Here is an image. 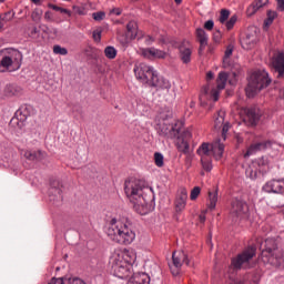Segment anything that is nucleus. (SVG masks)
<instances>
[{
    "label": "nucleus",
    "instance_id": "f257e3e1",
    "mask_svg": "<svg viewBox=\"0 0 284 284\" xmlns=\"http://www.w3.org/2000/svg\"><path fill=\"white\" fill-rule=\"evenodd\" d=\"M124 194L138 214L145 216L150 212L154 190L145 185V182L134 178L126 180L124 182Z\"/></svg>",
    "mask_w": 284,
    "mask_h": 284
},
{
    "label": "nucleus",
    "instance_id": "f03ea898",
    "mask_svg": "<svg viewBox=\"0 0 284 284\" xmlns=\"http://www.w3.org/2000/svg\"><path fill=\"white\" fill-rule=\"evenodd\" d=\"M106 236L113 241V243H119L120 245H132L136 239V233L132 230L128 219L113 217L106 229Z\"/></svg>",
    "mask_w": 284,
    "mask_h": 284
},
{
    "label": "nucleus",
    "instance_id": "7ed1b4c3",
    "mask_svg": "<svg viewBox=\"0 0 284 284\" xmlns=\"http://www.w3.org/2000/svg\"><path fill=\"white\" fill-rule=\"evenodd\" d=\"M134 263H136V252L134 250H118L110 257L112 272L118 278H130Z\"/></svg>",
    "mask_w": 284,
    "mask_h": 284
},
{
    "label": "nucleus",
    "instance_id": "20e7f679",
    "mask_svg": "<svg viewBox=\"0 0 284 284\" xmlns=\"http://www.w3.org/2000/svg\"><path fill=\"white\" fill-rule=\"evenodd\" d=\"M159 135L166 136L168 139H176L175 145L179 152L183 154L190 153V140L192 139V131L184 129L181 122L175 123L174 125L162 124L159 128Z\"/></svg>",
    "mask_w": 284,
    "mask_h": 284
},
{
    "label": "nucleus",
    "instance_id": "39448f33",
    "mask_svg": "<svg viewBox=\"0 0 284 284\" xmlns=\"http://www.w3.org/2000/svg\"><path fill=\"white\" fill-rule=\"evenodd\" d=\"M262 262L264 265H273V267H282L284 270V251L278 250L276 240L267 239L262 250Z\"/></svg>",
    "mask_w": 284,
    "mask_h": 284
},
{
    "label": "nucleus",
    "instance_id": "423d86ee",
    "mask_svg": "<svg viewBox=\"0 0 284 284\" xmlns=\"http://www.w3.org/2000/svg\"><path fill=\"white\" fill-rule=\"evenodd\" d=\"M23 53L17 49L8 48L0 51V72H17L21 70Z\"/></svg>",
    "mask_w": 284,
    "mask_h": 284
},
{
    "label": "nucleus",
    "instance_id": "0eeeda50",
    "mask_svg": "<svg viewBox=\"0 0 284 284\" xmlns=\"http://www.w3.org/2000/svg\"><path fill=\"white\" fill-rule=\"evenodd\" d=\"M272 83V79H270V74L265 70L254 71L248 78V84L245 89L246 97L252 99L258 94V91L263 90V88H267Z\"/></svg>",
    "mask_w": 284,
    "mask_h": 284
},
{
    "label": "nucleus",
    "instance_id": "6e6552de",
    "mask_svg": "<svg viewBox=\"0 0 284 284\" xmlns=\"http://www.w3.org/2000/svg\"><path fill=\"white\" fill-rule=\"evenodd\" d=\"M216 83V88L212 89L210 93H207V89H204V93L200 95V101L202 105H207V102H205L206 99L214 102L219 101L221 90H225V85L227 84V73L220 72Z\"/></svg>",
    "mask_w": 284,
    "mask_h": 284
},
{
    "label": "nucleus",
    "instance_id": "1a4fd4ad",
    "mask_svg": "<svg viewBox=\"0 0 284 284\" xmlns=\"http://www.w3.org/2000/svg\"><path fill=\"white\" fill-rule=\"evenodd\" d=\"M133 72L135 74V79H138L140 83H143V85H150L159 71L150 64L140 63L134 67Z\"/></svg>",
    "mask_w": 284,
    "mask_h": 284
},
{
    "label": "nucleus",
    "instance_id": "9d476101",
    "mask_svg": "<svg viewBox=\"0 0 284 284\" xmlns=\"http://www.w3.org/2000/svg\"><path fill=\"white\" fill-rule=\"evenodd\" d=\"M256 256V247L250 246L244 250L240 255L232 260V267L234 270H241V267H247V263H250L251 258Z\"/></svg>",
    "mask_w": 284,
    "mask_h": 284
},
{
    "label": "nucleus",
    "instance_id": "9b49d317",
    "mask_svg": "<svg viewBox=\"0 0 284 284\" xmlns=\"http://www.w3.org/2000/svg\"><path fill=\"white\" fill-rule=\"evenodd\" d=\"M256 43H258V30L254 27L248 28L245 37L241 40V45L244 50H252Z\"/></svg>",
    "mask_w": 284,
    "mask_h": 284
},
{
    "label": "nucleus",
    "instance_id": "f8f14e48",
    "mask_svg": "<svg viewBox=\"0 0 284 284\" xmlns=\"http://www.w3.org/2000/svg\"><path fill=\"white\" fill-rule=\"evenodd\" d=\"M172 265H170V268L172 271V274L176 275L179 274L178 270H181L183 263L185 265H190V261L187 260V255L183 251H176L172 254Z\"/></svg>",
    "mask_w": 284,
    "mask_h": 284
},
{
    "label": "nucleus",
    "instance_id": "ddd939ff",
    "mask_svg": "<svg viewBox=\"0 0 284 284\" xmlns=\"http://www.w3.org/2000/svg\"><path fill=\"white\" fill-rule=\"evenodd\" d=\"M140 54L149 61H156V59H165L168 57V52L154 47L140 49Z\"/></svg>",
    "mask_w": 284,
    "mask_h": 284
},
{
    "label": "nucleus",
    "instance_id": "4468645a",
    "mask_svg": "<svg viewBox=\"0 0 284 284\" xmlns=\"http://www.w3.org/2000/svg\"><path fill=\"white\" fill-rule=\"evenodd\" d=\"M222 128V139L225 141L227 139V132H230V123L225 122V111L220 110L214 116V129L221 130Z\"/></svg>",
    "mask_w": 284,
    "mask_h": 284
},
{
    "label": "nucleus",
    "instance_id": "2eb2a0df",
    "mask_svg": "<svg viewBox=\"0 0 284 284\" xmlns=\"http://www.w3.org/2000/svg\"><path fill=\"white\" fill-rule=\"evenodd\" d=\"M276 145V142L273 141H263L253 143L248 146L247 151L244 153V159H250L253 154H256V152H261L263 150H268V148H274Z\"/></svg>",
    "mask_w": 284,
    "mask_h": 284
},
{
    "label": "nucleus",
    "instance_id": "dca6fc26",
    "mask_svg": "<svg viewBox=\"0 0 284 284\" xmlns=\"http://www.w3.org/2000/svg\"><path fill=\"white\" fill-rule=\"evenodd\" d=\"M284 178L281 180H271L266 182L262 190L267 194H283Z\"/></svg>",
    "mask_w": 284,
    "mask_h": 284
},
{
    "label": "nucleus",
    "instance_id": "f3484780",
    "mask_svg": "<svg viewBox=\"0 0 284 284\" xmlns=\"http://www.w3.org/2000/svg\"><path fill=\"white\" fill-rule=\"evenodd\" d=\"M150 88H155L158 92H161L165 90L166 92H170L172 89V82L170 80L159 75V73H155L154 79L149 84Z\"/></svg>",
    "mask_w": 284,
    "mask_h": 284
},
{
    "label": "nucleus",
    "instance_id": "a211bd4d",
    "mask_svg": "<svg viewBox=\"0 0 284 284\" xmlns=\"http://www.w3.org/2000/svg\"><path fill=\"white\" fill-rule=\"evenodd\" d=\"M174 205H175V212L178 214L183 212V210H185V207L187 205V190L186 189H180L178 191V194H176L175 201H174Z\"/></svg>",
    "mask_w": 284,
    "mask_h": 284
},
{
    "label": "nucleus",
    "instance_id": "6ab92c4d",
    "mask_svg": "<svg viewBox=\"0 0 284 284\" xmlns=\"http://www.w3.org/2000/svg\"><path fill=\"white\" fill-rule=\"evenodd\" d=\"M247 214V203L241 200H233L231 204V215L241 217Z\"/></svg>",
    "mask_w": 284,
    "mask_h": 284
},
{
    "label": "nucleus",
    "instance_id": "aec40b11",
    "mask_svg": "<svg viewBox=\"0 0 284 284\" xmlns=\"http://www.w3.org/2000/svg\"><path fill=\"white\" fill-rule=\"evenodd\" d=\"M241 114H243L242 120L246 125H256L258 123V112H256V109H244Z\"/></svg>",
    "mask_w": 284,
    "mask_h": 284
},
{
    "label": "nucleus",
    "instance_id": "412c9836",
    "mask_svg": "<svg viewBox=\"0 0 284 284\" xmlns=\"http://www.w3.org/2000/svg\"><path fill=\"white\" fill-rule=\"evenodd\" d=\"M272 65L274 70L278 73V77L284 74V51L278 52L273 57Z\"/></svg>",
    "mask_w": 284,
    "mask_h": 284
},
{
    "label": "nucleus",
    "instance_id": "4be33fe9",
    "mask_svg": "<svg viewBox=\"0 0 284 284\" xmlns=\"http://www.w3.org/2000/svg\"><path fill=\"white\" fill-rule=\"evenodd\" d=\"M24 159H27V161H43V159H45V156H48V154L41 150H27L23 153Z\"/></svg>",
    "mask_w": 284,
    "mask_h": 284
},
{
    "label": "nucleus",
    "instance_id": "5701e85b",
    "mask_svg": "<svg viewBox=\"0 0 284 284\" xmlns=\"http://www.w3.org/2000/svg\"><path fill=\"white\" fill-rule=\"evenodd\" d=\"M29 116H32V106L24 104L18 109L16 112V119L23 123L24 121H28Z\"/></svg>",
    "mask_w": 284,
    "mask_h": 284
},
{
    "label": "nucleus",
    "instance_id": "b1692460",
    "mask_svg": "<svg viewBox=\"0 0 284 284\" xmlns=\"http://www.w3.org/2000/svg\"><path fill=\"white\" fill-rule=\"evenodd\" d=\"M211 152L216 161L223 159V152H225V145L221 142V139H217L211 144Z\"/></svg>",
    "mask_w": 284,
    "mask_h": 284
},
{
    "label": "nucleus",
    "instance_id": "393cba45",
    "mask_svg": "<svg viewBox=\"0 0 284 284\" xmlns=\"http://www.w3.org/2000/svg\"><path fill=\"white\" fill-rule=\"evenodd\" d=\"M4 99H12V97H19L21 89L14 84H7L2 91Z\"/></svg>",
    "mask_w": 284,
    "mask_h": 284
},
{
    "label": "nucleus",
    "instance_id": "a878e982",
    "mask_svg": "<svg viewBox=\"0 0 284 284\" xmlns=\"http://www.w3.org/2000/svg\"><path fill=\"white\" fill-rule=\"evenodd\" d=\"M196 37L200 43V54H203V50L207 48V41H209L207 33L205 32V30L200 28V29H196Z\"/></svg>",
    "mask_w": 284,
    "mask_h": 284
},
{
    "label": "nucleus",
    "instance_id": "bb28decb",
    "mask_svg": "<svg viewBox=\"0 0 284 284\" xmlns=\"http://www.w3.org/2000/svg\"><path fill=\"white\" fill-rule=\"evenodd\" d=\"M128 284H150V276L145 273H136L129 280Z\"/></svg>",
    "mask_w": 284,
    "mask_h": 284
},
{
    "label": "nucleus",
    "instance_id": "cd10ccee",
    "mask_svg": "<svg viewBox=\"0 0 284 284\" xmlns=\"http://www.w3.org/2000/svg\"><path fill=\"white\" fill-rule=\"evenodd\" d=\"M179 50L182 63H190V61H192V49H190V47L180 45Z\"/></svg>",
    "mask_w": 284,
    "mask_h": 284
},
{
    "label": "nucleus",
    "instance_id": "c85d7f7f",
    "mask_svg": "<svg viewBox=\"0 0 284 284\" xmlns=\"http://www.w3.org/2000/svg\"><path fill=\"white\" fill-rule=\"evenodd\" d=\"M126 30L128 37H130V39H136V37H139V24H136L135 21H130L126 24Z\"/></svg>",
    "mask_w": 284,
    "mask_h": 284
},
{
    "label": "nucleus",
    "instance_id": "c756f323",
    "mask_svg": "<svg viewBox=\"0 0 284 284\" xmlns=\"http://www.w3.org/2000/svg\"><path fill=\"white\" fill-rule=\"evenodd\" d=\"M258 169L256 168V165H254V162H252L246 171H245V174L248 179H251L252 181H255V179H258Z\"/></svg>",
    "mask_w": 284,
    "mask_h": 284
},
{
    "label": "nucleus",
    "instance_id": "7c9ffc66",
    "mask_svg": "<svg viewBox=\"0 0 284 284\" xmlns=\"http://www.w3.org/2000/svg\"><path fill=\"white\" fill-rule=\"evenodd\" d=\"M253 164L256 166L258 172H265L270 162H267L266 158H258L257 160L253 161Z\"/></svg>",
    "mask_w": 284,
    "mask_h": 284
},
{
    "label": "nucleus",
    "instance_id": "2f4dec72",
    "mask_svg": "<svg viewBox=\"0 0 284 284\" xmlns=\"http://www.w3.org/2000/svg\"><path fill=\"white\" fill-rule=\"evenodd\" d=\"M196 153L199 154V156H201V159L210 158V144L202 143L196 150Z\"/></svg>",
    "mask_w": 284,
    "mask_h": 284
},
{
    "label": "nucleus",
    "instance_id": "473e14b6",
    "mask_svg": "<svg viewBox=\"0 0 284 284\" xmlns=\"http://www.w3.org/2000/svg\"><path fill=\"white\" fill-rule=\"evenodd\" d=\"M232 52H234V49L232 47H227L223 58V68H232V62L230 61Z\"/></svg>",
    "mask_w": 284,
    "mask_h": 284
},
{
    "label": "nucleus",
    "instance_id": "72a5a7b5",
    "mask_svg": "<svg viewBox=\"0 0 284 284\" xmlns=\"http://www.w3.org/2000/svg\"><path fill=\"white\" fill-rule=\"evenodd\" d=\"M219 201V192H209V210H214Z\"/></svg>",
    "mask_w": 284,
    "mask_h": 284
},
{
    "label": "nucleus",
    "instance_id": "f704fd0d",
    "mask_svg": "<svg viewBox=\"0 0 284 284\" xmlns=\"http://www.w3.org/2000/svg\"><path fill=\"white\" fill-rule=\"evenodd\" d=\"M278 17V13L276 11H268L267 12V18L264 21V29L267 30V28L271 27L272 23H274V19Z\"/></svg>",
    "mask_w": 284,
    "mask_h": 284
},
{
    "label": "nucleus",
    "instance_id": "c9c22d12",
    "mask_svg": "<svg viewBox=\"0 0 284 284\" xmlns=\"http://www.w3.org/2000/svg\"><path fill=\"white\" fill-rule=\"evenodd\" d=\"M116 49L112 45H109L104 49V55L106 57V59H116Z\"/></svg>",
    "mask_w": 284,
    "mask_h": 284
},
{
    "label": "nucleus",
    "instance_id": "e433bc0d",
    "mask_svg": "<svg viewBox=\"0 0 284 284\" xmlns=\"http://www.w3.org/2000/svg\"><path fill=\"white\" fill-rule=\"evenodd\" d=\"M201 165L205 172H212V159L210 158H202Z\"/></svg>",
    "mask_w": 284,
    "mask_h": 284
},
{
    "label": "nucleus",
    "instance_id": "4c0bfd02",
    "mask_svg": "<svg viewBox=\"0 0 284 284\" xmlns=\"http://www.w3.org/2000/svg\"><path fill=\"white\" fill-rule=\"evenodd\" d=\"M154 163L156 168H163V165H165L164 156L162 155V153H159V152L154 153Z\"/></svg>",
    "mask_w": 284,
    "mask_h": 284
},
{
    "label": "nucleus",
    "instance_id": "58836bf2",
    "mask_svg": "<svg viewBox=\"0 0 284 284\" xmlns=\"http://www.w3.org/2000/svg\"><path fill=\"white\" fill-rule=\"evenodd\" d=\"M41 17H43V10L34 9L31 13L32 21L39 22L41 21Z\"/></svg>",
    "mask_w": 284,
    "mask_h": 284
},
{
    "label": "nucleus",
    "instance_id": "ea45409f",
    "mask_svg": "<svg viewBox=\"0 0 284 284\" xmlns=\"http://www.w3.org/2000/svg\"><path fill=\"white\" fill-rule=\"evenodd\" d=\"M53 54H60L61 57H65L68 54V49H65L59 44H55L53 47Z\"/></svg>",
    "mask_w": 284,
    "mask_h": 284
},
{
    "label": "nucleus",
    "instance_id": "a19ab883",
    "mask_svg": "<svg viewBox=\"0 0 284 284\" xmlns=\"http://www.w3.org/2000/svg\"><path fill=\"white\" fill-rule=\"evenodd\" d=\"M236 21H239V17L236 14L232 16L229 21L224 22L227 30H232L234 26H236Z\"/></svg>",
    "mask_w": 284,
    "mask_h": 284
},
{
    "label": "nucleus",
    "instance_id": "79ce46f5",
    "mask_svg": "<svg viewBox=\"0 0 284 284\" xmlns=\"http://www.w3.org/2000/svg\"><path fill=\"white\" fill-rule=\"evenodd\" d=\"M227 19H230V10L222 9L220 13V23H226Z\"/></svg>",
    "mask_w": 284,
    "mask_h": 284
},
{
    "label": "nucleus",
    "instance_id": "37998d69",
    "mask_svg": "<svg viewBox=\"0 0 284 284\" xmlns=\"http://www.w3.org/2000/svg\"><path fill=\"white\" fill-rule=\"evenodd\" d=\"M257 6L253 2L247 9H246V14L247 17H254L255 12H258Z\"/></svg>",
    "mask_w": 284,
    "mask_h": 284
},
{
    "label": "nucleus",
    "instance_id": "c03bdc74",
    "mask_svg": "<svg viewBox=\"0 0 284 284\" xmlns=\"http://www.w3.org/2000/svg\"><path fill=\"white\" fill-rule=\"evenodd\" d=\"M0 19L8 23V21H12L14 19V12L8 11L3 16H1Z\"/></svg>",
    "mask_w": 284,
    "mask_h": 284
},
{
    "label": "nucleus",
    "instance_id": "a18cd8bd",
    "mask_svg": "<svg viewBox=\"0 0 284 284\" xmlns=\"http://www.w3.org/2000/svg\"><path fill=\"white\" fill-rule=\"evenodd\" d=\"M199 194H201V187L199 186L193 187L190 195L191 201H196V199H199Z\"/></svg>",
    "mask_w": 284,
    "mask_h": 284
},
{
    "label": "nucleus",
    "instance_id": "49530a36",
    "mask_svg": "<svg viewBox=\"0 0 284 284\" xmlns=\"http://www.w3.org/2000/svg\"><path fill=\"white\" fill-rule=\"evenodd\" d=\"M92 17L94 21H103V19H105V12L103 11L94 12Z\"/></svg>",
    "mask_w": 284,
    "mask_h": 284
},
{
    "label": "nucleus",
    "instance_id": "de8ad7c7",
    "mask_svg": "<svg viewBox=\"0 0 284 284\" xmlns=\"http://www.w3.org/2000/svg\"><path fill=\"white\" fill-rule=\"evenodd\" d=\"M73 10H74L75 14H80L82 17L87 14L85 8H83V7L73 6Z\"/></svg>",
    "mask_w": 284,
    "mask_h": 284
},
{
    "label": "nucleus",
    "instance_id": "09e8293b",
    "mask_svg": "<svg viewBox=\"0 0 284 284\" xmlns=\"http://www.w3.org/2000/svg\"><path fill=\"white\" fill-rule=\"evenodd\" d=\"M101 34H102V30L101 29H97V30L93 31V39L98 43L101 41Z\"/></svg>",
    "mask_w": 284,
    "mask_h": 284
},
{
    "label": "nucleus",
    "instance_id": "8fccbe9b",
    "mask_svg": "<svg viewBox=\"0 0 284 284\" xmlns=\"http://www.w3.org/2000/svg\"><path fill=\"white\" fill-rule=\"evenodd\" d=\"M257 6V8L261 10V8H265L267 3H270V0H257L253 2Z\"/></svg>",
    "mask_w": 284,
    "mask_h": 284
},
{
    "label": "nucleus",
    "instance_id": "3c124183",
    "mask_svg": "<svg viewBox=\"0 0 284 284\" xmlns=\"http://www.w3.org/2000/svg\"><path fill=\"white\" fill-rule=\"evenodd\" d=\"M204 28H205V30H214V21L213 20H207L204 23Z\"/></svg>",
    "mask_w": 284,
    "mask_h": 284
},
{
    "label": "nucleus",
    "instance_id": "603ef678",
    "mask_svg": "<svg viewBox=\"0 0 284 284\" xmlns=\"http://www.w3.org/2000/svg\"><path fill=\"white\" fill-rule=\"evenodd\" d=\"M123 10H121V8H113L112 10H110V14H115V17H121Z\"/></svg>",
    "mask_w": 284,
    "mask_h": 284
},
{
    "label": "nucleus",
    "instance_id": "864d4df0",
    "mask_svg": "<svg viewBox=\"0 0 284 284\" xmlns=\"http://www.w3.org/2000/svg\"><path fill=\"white\" fill-rule=\"evenodd\" d=\"M278 12H284V0H276Z\"/></svg>",
    "mask_w": 284,
    "mask_h": 284
},
{
    "label": "nucleus",
    "instance_id": "5fc2aeb1",
    "mask_svg": "<svg viewBox=\"0 0 284 284\" xmlns=\"http://www.w3.org/2000/svg\"><path fill=\"white\" fill-rule=\"evenodd\" d=\"M48 8H51V10H55V12H60L61 11V7L52 4V3H49Z\"/></svg>",
    "mask_w": 284,
    "mask_h": 284
},
{
    "label": "nucleus",
    "instance_id": "6e6d98bb",
    "mask_svg": "<svg viewBox=\"0 0 284 284\" xmlns=\"http://www.w3.org/2000/svg\"><path fill=\"white\" fill-rule=\"evenodd\" d=\"M60 12L62 14H68V17H72V11L64 9V8H60Z\"/></svg>",
    "mask_w": 284,
    "mask_h": 284
},
{
    "label": "nucleus",
    "instance_id": "4d7b16f0",
    "mask_svg": "<svg viewBox=\"0 0 284 284\" xmlns=\"http://www.w3.org/2000/svg\"><path fill=\"white\" fill-rule=\"evenodd\" d=\"M44 19H45L47 21H52V12L47 11V12L44 13Z\"/></svg>",
    "mask_w": 284,
    "mask_h": 284
},
{
    "label": "nucleus",
    "instance_id": "13d9d810",
    "mask_svg": "<svg viewBox=\"0 0 284 284\" xmlns=\"http://www.w3.org/2000/svg\"><path fill=\"white\" fill-rule=\"evenodd\" d=\"M212 79H214V73H213L212 71H209V72L206 73V80H207V81H212Z\"/></svg>",
    "mask_w": 284,
    "mask_h": 284
},
{
    "label": "nucleus",
    "instance_id": "bf43d9fd",
    "mask_svg": "<svg viewBox=\"0 0 284 284\" xmlns=\"http://www.w3.org/2000/svg\"><path fill=\"white\" fill-rule=\"evenodd\" d=\"M199 219H200V223H205V211H203V212L200 214Z\"/></svg>",
    "mask_w": 284,
    "mask_h": 284
},
{
    "label": "nucleus",
    "instance_id": "052dcab7",
    "mask_svg": "<svg viewBox=\"0 0 284 284\" xmlns=\"http://www.w3.org/2000/svg\"><path fill=\"white\" fill-rule=\"evenodd\" d=\"M150 43H154V39L152 37L146 39V44L150 45Z\"/></svg>",
    "mask_w": 284,
    "mask_h": 284
},
{
    "label": "nucleus",
    "instance_id": "680f3d73",
    "mask_svg": "<svg viewBox=\"0 0 284 284\" xmlns=\"http://www.w3.org/2000/svg\"><path fill=\"white\" fill-rule=\"evenodd\" d=\"M36 6H41V0H31Z\"/></svg>",
    "mask_w": 284,
    "mask_h": 284
},
{
    "label": "nucleus",
    "instance_id": "e2e57ef3",
    "mask_svg": "<svg viewBox=\"0 0 284 284\" xmlns=\"http://www.w3.org/2000/svg\"><path fill=\"white\" fill-rule=\"evenodd\" d=\"M186 162H187V163H192V158H191V156H187V158H186Z\"/></svg>",
    "mask_w": 284,
    "mask_h": 284
},
{
    "label": "nucleus",
    "instance_id": "0e129e2a",
    "mask_svg": "<svg viewBox=\"0 0 284 284\" xmlns=\"http://www.w3.org/2000/svg\"><path fill=\"white\" fill-rule=\"evenodd\" d=\"M229 83L231 84V85H234V83H236V80H229Z\"/></svg>",
    "mask_w": 284,
    "mask_h": 284
},
{
    "label": "nucleus",
    "instance_id": "69168bd1",
    "mask_svg": "<svg viewBox=\"0 0 284 284\" xmlns=\"http://www.w3.org/2000/svg\"><path fill=\"white\" fill-rule=\"evenodd\" d=\"M3 30V24L0 22V32Z\"/></svg>",
    "mask_w": 284,
    "mask_h": 284
},
{
    "label": "nucleus",
    "instance_id": "338daca9",
    "mask_svg": "<svg viewBox=\"0 0 284 284\" xmlns=\"http://www.w3.org/2000/svg\"><path fill=\"white\" fill-rule=\"evenodd\" d=\"M183 0H175V3H181Z\"/></svg>",
    "mask_w": 284,
    "mask_h": 284
},
{
    "label": "nucleus",
    "instance_id": "774afa93",
    "mask_svg": "<svg viewBox=\"0 0 284 284\" xmlns=\"http://www.w3.org/2000/svg\"><path fill=\"white\" fill-rule=\"evenodd\" d=\"M6 0H0V3H3Z\"/></svg>",
    "mask_w": 284,
    "mask_h": 284
}]
</instances>
